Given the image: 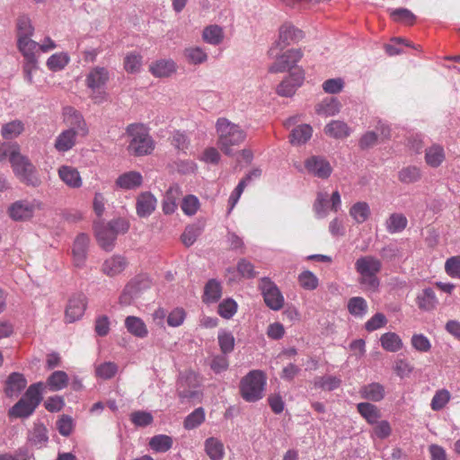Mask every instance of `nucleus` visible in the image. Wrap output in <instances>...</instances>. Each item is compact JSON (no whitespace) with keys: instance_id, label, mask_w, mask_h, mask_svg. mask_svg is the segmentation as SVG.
I'll use <instances>...</instances> for the list:
<instances>
[{"instance_id":"nucleus-40","label":"nucleus","mask_w":460,"mask_h":460,"mask_svg":"<svg viewBox=\"0 0 460 460\" xmlns=\"http://www.w3.org/2000/svg\"><path fill=\"white\" fill-rule=\"evenodd\" d=\"M180 194V188L177 185L171 186L165 193L163 201V211L166 215L172 214L176 208V199Z\"/></svg>"},{"instance_id":"nucleus-37","label":"nucleus","mask_w":460,"mask_h":460,"mask_svg":"<svg viewBox=\"0 0 460 460\" xmlns=\"http://www.w3.org/2000/svg\"><path fill=\"white\" fill-rule=\"evenodd\" d=\"M173 440L172 437L160 434L152 437L149 440V447L152 450L157 453H165L172 447Z\"/></svg>"},{"instance_id":"nucleus-15","label":"nucleus","mask_w":460,"mask_h":460,"mask_svg":"<svg viewBox=\"0 0 460 460\" xmlns=\"http://www.w3.org/2000/svg\"><path fill=\"white\" fill-rule=\"evenodd\" d=\"M86 308V297L84 294H75L68 301L66 309L67 322L74 323L79 320Z\"/></svg>"},{"instance_id":"nucleus-56","label":"nucleus","mask_w":460,"mask_h":460,"mask_svg":"<svg viewBox=\"0 0 460 460\" xmlns=\"http://www.w3.org/2000/svg\"><path fill=\"white\" fill-rule=\"evenodd\" d=\"M390 15L394 22H402L407 25H411L416 19V16L406 8L394 9L390 12Z\"/></svg>"},{"instance_id":"nucleus-61","label":"nucleus","mask_w":460,"mask_h":460,"mask_svg":"<svg viewBox=\"0 0 460 460\" xmlns=\"http://www.w3.org/2000/svg\"><path fill=\"white\" fill-rule=\"evenodd\" d=\"M56 427L60 435L68 437L74 429V420L69 415L63 414L58 420Z\"/></svg>"},{"instance_id":"nucleus-17","label":"nucleus","mask_w":460,"mask_h":460,"mask_svg":"<svg viewBox=\"0 0 460 460\" xmlns=\"http://www.w3.org/2000/svg\"><path fill=\"white\" fill-rule=\"evenodd\" d=\"M34 207L27 200L13 202L8 208L9 217L14 221H24L32 217Z\"/></svg>"},{"instance_id":"nucleus-8","label":"nucleus","mask_w":460,"mask_h":460,"mask_svg":"<svg viewBox=\"0 0 460 460\" xmlns=\"http://www.w3.org/2000/svg\"><path fill=\"white\" fill-rule=\"evenodd\" d=\"M264 302L271 310L279 311L284 305V296L277 285L269 278H262L259 284Z\"/></svg>"},{"instance_id":"nucleus-47","label":"nucleus","mask_w":460,"mask_h":460,"mask_svg":"<svg viewBox=\"0 0 460 460\" xmlns=\"http://www.w3.org/2000/svg\"><path fill=\"white\" fill-rule=\"evenodd\" d=\"M205 421V411L202 407L195 409L183 421L185 429L190 430L198 428Z\"/></svg>"},{"instance_id":"nucleus-36","label":"nucleus","mask_w":460,"mask_h":460,"mask_svg":"<svg viewBox=\"0 0 460 460\" xmlns=\"http://www.w3.org/2000/svg\"><path fill=\"white\" fill-rule=\"evenodd\" d=\"M324 132L334 138H344L349 135V128L343 121L332 120L325 126Z\"/></svg>"},{"instance_id":"nucleus-64","label":"nucleus","mask_w":460,"mask_h":460,"mask_svg":"<svg viewBox=\"0 0 460 460\" xmlns=\"http://www.w3.org/2000/svg\"><path fill=\"white\" fill-rule=\"evenodd\" d=\"M130 420L137 427H146L153 422L154 418L150 412L137 411L131 413Z\"/></svg>"},{"instance_id":"nucleus-63","label":"nucleus","mask_w":460,"mask_h":460,"mask_svg":"<svg viewBox=\"0 0 460 460\" xmlns=\"http://www.w3.org/2000/svg\"><path fill=\"white\" fill-rule=\"evenodd\" d=\"M181 207L185 215L193 216L199 207V199L194 195H188L182 199Z\"/></svg>"},{"instance_id":"nucleus-18","label":"nucleus","mask_w":460,"mask_h":460,"mask_svg":"<svg viewBox=\"0 0 460 460\" xmlns=\"http://www.w3.org/2000/svg\"><path fill=\"white\" fill-rule=\"evenodd\" d=\"M94 232L99 245L105 251L113 249L117 235L103 223H95Z\"/></svg>"},{"instance_id":"nucleus-45","label":"nucleus","mask_w":460,"mask_h":460,"mask_svg":"<svg viewBox=\"0 0 460 460\" xmlns=\"http://www.w3.org/2000/svg\"><path fill=\"white\" fill-rule=\"evenodd\" d=\"M183 54L187 61L192 65H200L208 60V54L200 47L186 48Z\"/></svg>"},{"instance_id":"nucleus-27","label":"nucleus","mask_w":460,"mask_h":460,"mask_svg":"<svg viewBox=\"0 0 460 460\" xmlns=\"http://www.w3.org/2000/svg\"><path fill=\"white\" fill-rule=\"evenodd\" d=\"M60 179L70 188H79L82 186V179L79 172L67 165H63L58 169Z\"/></svg>"},{"instance_id":"nucleus-21","label":"nucleus","mask_w":460,"mask_h":460,"mask_svg":"<svg viewBox=\"0 0 460 460\" xmlns=\"http://www.w3.org/2000/svg\"><path fill=\"white\" fill-rule=\"evenodd\" d=\"M26 385L27 380L25 376L21 373L13 372L5 381L4 393L6 396L13 397L18 395Z\"/></svg>"},{"instance_id":"nucleus-26","label":"nucleus","mask_w":460,"mask_h":460,"mask_svg":"<svg viewBox=\"0 0 460 460\" xmlns=\"http://www.w3.org/2000/svg\"><path fill=\"white\" fill-rule=\"evenodd\" d=\"M77 136L72 129L62 131L55 140V148L60 153L71 150L75 145Z\"/></svg>"},{"instance_id":"nucleus-6","label":"nucleus","mask_w":460,"mask_h":460,"mask_svg":"<svg viewBox=\"0 0 460 460\" xmlns=\"http://www.w3.org/2000/svg\"><path fill=\"white\" fill-rule=\"evenodd\" d=\"M11 164L15 176L21 182L31 187L40 185L41 181L36 167L28 157L21 154H12Z\"/></svg>"},{"instance_id":"nucleus-34","label":"nucleus","mask_w":460,"mask_h":460,"mask_svg":"<svg viewBox=\"0 0 460 460\" xmlns=\"http://www.w3.org/2000/svg\"><path fill=\"white\" fill-rule=\"evenodd\" d=\"M445 158L444 148L439 145L434 144L426 149L425 161L427 164L433 168L438 167L444 162Z\"/></svg>"},{"instance_id":"nucleus-62","label":"nucleus","mask_w":460,"mask_h":460,"mask_svg":"<svg viewBox=\"0 0 460 460\" xmlns=\"http://www.w3.org/2000/svg\"><path fill=\"white\" fill-rule=\"evenodd\" d=\"M329 203L328 200V193L327 192H319L317 194V198L314 204V209L318 217L323 218L327 215V205Z\"/></svg>"},{"instance_id":"nucleus-4","label":"nucleus","mask_w":460,"mask_h":460,"mask_svg":"<svg viewBox=\"0 0 460 460\" xmlns=\"http://www.w3.org/2000/svg\"><path fill=\"white\" fill-rule=\"evenodd\" d=\"M42 383H35L29 386L23 396L8 411L11 418H28L39 406L42 400Z\"/></svg>"},{"instance_id":"nucleus-44","label":"nucleus","mask_w":460,"mask_h":460,"mask_svg":"<svg viewBox=\"0 0 460 460\" xmlns=\"http://www.w3.org/2000/svg\"><path fill=\"white\" fill-rule=\"evenodd\" d=\"M438 300L435 292L431 288L423 289L422 293L417 296V304L420 309L429 311L435 308Z\"/></svg>"},{"instance_id":"nucleus-32","label":"nucleus","mask_w":460,"mask_h":460,"mask_svg":"<svg viewBox=\"0 0 460 460\" xmlns=\"http://www.w3.org/2000/svg\"><path fill=\"white\" fill-rule=\"evenodd\" d=\"M125 327L128 332L137 338H145L148 331L144 321L137 316H128L125 319Z\"/></svg>"},{"instance_id":"nucleus-33","label":"nucleus","mask_w":460,"mask_h":460,"mask_svg":"<svg viewBox=\"0 0 460 460\" xmlns=\"http://www.w3.org/2000/svg\"><path fill=\"white\" fill-rule=\"evenodd\" d=\"M313 134V128L308 124H302L295 128L290 134V143L293 146L305 144Z\"/></svg>"},{"instance_id":"nucleus-59","label":"nucleus","mask_w":460,"mask_h":460,"mask_svg":"<svg viewBox=\"0 0 460 460\" xmlns=\"http://www.w3.org/2000/svg\"><path fill=\"white\" fill-rule=\"evenodd\" d=\"M237 311V304L232 298L223 300L218 305L217 313L220 316L226 319H230Z\"/></svg>"},{"instance_id":"nucleus-48","label":"nucleus","mask_w":460,"mask_h":460,"mask_svg":"<svg viewBox=\"0 0 460 460\" xmlns=\"http://www.w3.org/2000/svg\"><path fill=\"white\" fill-rule=\"evenodd\" d=\"M399 181L405 184L414 183L420 180L421 172L420 168L410 165L402 168L398 173Z\"/></svg>"},{"instance_id":"nucleus-51","label":"nucleus","mask_w":460,"mask_h":460,"mask_svg":"<svg viewBox=\"0 0 460 460\" xmlns=\"http://www.w3.org/2000/svg\"><path fill=\"white\" fill-rule=\"evenodd\" d=\"M348 310L354 316H363L367 311V301L361 296L351 297L348 302Z\"/></svg>"},{"instance_id":"nucleus-46","label":"nucleus","mask_w":460,"mask_h":460,"mask_svg":"<svg viewBox=\"0 0 460 460\" xmlns=\"http://www.w3.org/2000/svg\"><path fill=\"white\" fill-rule=\"evenodd\" d=\"M349 215L358 224L364 223L370 216V208L367 202H357L349 209Z\"/></svg>"},{"instance_id":"nucleus-31","label":"nucleus","mask_w":460,"mask_h":460,"mask_svg":"<svg viewBox=\"0 0 460 460\" xmlns=\"http://www.w3.org/2000/svg\"><path fill=\"white\" fill-rule=\"evenodd\" d=\"M222 296L221 283L215 279H209L204 288L203 302L206 304L216 303Z\"/></svg>"},{"instance_id":"nucleus-50","label":"nucleus","mask_w":460,"mask_h":460,"mask_svg":"<svg viewBox=\"0 0 460 460\" xmlns=\"http://www.w3.org/2000/svg\"><path fill=\"white\" fill-rule=\"evenodd\" d=\"M341 384V380L334 376H317L314 380V385L327 391L337 389Z\"/></svg>"},{"instance_id":"nucleus-38","label":"nucleus","mask_w":460,"mask_h":460,"mask_svg":"<svg viewBox=\"0 0 460 460\" xmlns=\"http://www.w3.org/2000/svg\"><path fill=\"white\" fill-rule=\"evenodd\" d=\"M380 342L383 349L390 352H397L403 346L399 335L391 332L384 333L380 338Z\"/></svg>"},{"instance_id":"nucleus-19","label":"nucleus","mask_w":460,"mask_h":460,"mask_svg":"<svg viewBox=\"0 0 460 460\" xmlns=\"http://www.w3.org/2000/svg\"><path fill=\"white\" fill-rule=\"evenodd\" d=\"M89 242V236L85 234H80L76 236L72 249L74 262L76 267H82L84 264Z\"/></svg>"},{"instance_id":"nucleus-57","label":"nucleus","mask_w":460,"mask_h":460,"mask_svg":"<svg viewBox=\"0 0 460 460\" xmlns=\"http://www.w3.org/2000/svg\"><path fill=\"white\" fill-rule=\"evenodd\" d=\"M118 372V366L114 362L108 361L96 367V376L102 379H111Z\"/></svg>"},{"instance_id":"nucleus-12","label":"nucleus","mask_w":460,"mask_h":460,"mask_svg":"<svg viewBox=\"0 0 460 460\" xmlns=\"http://www.w3.org/2000/svg\"><path fill=\"white\" fill-rule=\"evenodd\" d=\"M305 79V72L301 67H296L289 73V75L285 78L278 86L277 93L280 96L290 97L296 89L302 85Z\"/></svg>"},{"instance_id":"nucleus-24","label":"nucleus","mask_w":460,"mask_h":460,"mask_svg":"<svg viewBox=\"0 0 460 460\" xmlns=\"http://www.w3.org/2000/svg\"><path fill=\"white\" fill-rule=\"evenodd\" d=\"M127 266V261L120 255H114L104 261L102 264V272L110 277L121 273Z\"/></svg>"},{"instance_id":"nucleus-10","label":"nucleus","mask_w":460,"mask_h":460,"mask_svg":"<svg viewBox=\"0 0 460 460\" xmlns=\"http://www.w3.org/2000/svg\"><path fill=\"white\" fill-rule=\"evenodd\" d=\"M303 57V52L299 49H292L285 53L277 56L276 61L269 67L270 73H282L286 70H295L296 63Z\"/></svg>"},{"instance_id":"nucleus-16","label":"nucleus","mask_w":460,"mask_h":460,"mask_svg":"<svg viewBox=\"0 0 460 460\" xmlns=\"http://www.w3.org/2000/svg\"><path fill=\"white\" fill-rule=\"evenodd\" d=\"M28 443L38 449L46 447L49 442V430L41 422H35L27 436Z\"/></svg>"},{"instance_id":"nucleus-39","label":"nucleus","mask_w":460,"mask_h":460,"mask_svg":"<svg viewBox=\"0 0 460 460\" xmlns=\"http://www.w3.org/2000/svg\"><path fill=\"white\" fill-rule=\"evenodd\" d=\"M202 38L205 42L217 46L224 39L223 29L218 25H209L203 30Z\"/></svg>"},{"instance_id":"nucleus-3","label":"nucleus","mask_w":460,"mask_h":460,"mask_svg":"<svg viewBox=\"0 0 460 460\" xmlns=\"http://www.w3.org/2000/svg\"><path fill=\"white\" fill-rule=\"evenodd\" d=\"M129 137L128 151L136 156L146 155L152 153L155 143L149 135L148 128L142 123L129 124L126 128Z\"/></svg>"},{"instance_id":"nucleus-23","label":"nucleus","mask_w":460,"mask_h":460,"mask_svg":"<svg viewBox=\"0 0 460 460\" xmlns=\"http://www.w3.org/2000/svg\"><path fill=\"white\" fill-rule=\"evenodd\" d=\"M143 177L140 172L130 171L119 175L116 180L117 187L123 190H134L141 186Z\"/></svg>"},{"instance_id":"nucleus-55","label":"nucleus","mask_w":460,"mask_h":460,"mask_svg":"<svg viewBox=\"0 0 460 460\" xmlns=\"http://www.w3.org/2000/svg\"><path fill=\"white\" fill-rule=\"evenodd\" d=\"M218 344L223 354H228L234 350V337L229 332L221 330L218 332Z\"/></svg>"},{"instance_id":"nucleus-2","label":"nucleus","mask_w":460,"mask_h":460,"mask_svg":"<svg viewBox=\"0 0 460 460\" xmlns=\"http://www.w3.org/2000/svg\"><path fill=\"white\" fill-rule=\"evenodd\" d=\"M355 270L358 273V283L364 290L377 292L380 287V279L377 274L382 270V261L375 256L367 255L357 259Z\"/></svg>"},{"instance_id":"nucleus-30","label":"nucleus","mask_w":460,"mask_h":460,"mask_svg":"<svg viewBox=\"0 0 460 460\" xmlns=\"http://www.w3.org/2000/svg\"><path fill=\"white\" fill-rule=\"evenodd\" d=\"M341 102L335 97L325 98L315 107V111L319 115L325 117L334 116L341 111Z\"/></svg>"},{"instance_id":"nucleus-11","label":"nucleus","mask_w":460,"mask_h":460,"mask_svg":"<svg viewBox=\"0 0 460 460\" xmlns=\"http://www.w3.org/2000/svg\"><path fill=\"white\" fill-rule=\"evenodd\" d=\"M64 122L76 135L85 137L88 135V127L83 115L75 108L67 106L63 110Z\"/></svg>"},{"instance_id":"nucleus-54","label":"nucleus","mask_w":460,"mask_h":460,"mask_svg":"<svg viewBox=\"0 0 460 460\" xmlns=\"http://www.w3.org/2000/svg\"><path fill=\"white\" fill-rule=\"evenodd\" d=\"M201 233L202 227L199 225H190L186 226L181 237L183 244L187 247L191 246Z\"/></svg>"},{"instance_id":"nucleus-7","label":"nucleus","mask_w":460,"mask_h":460,"mask_svg":"<svg viewBox=\"0 0 460 460\" xmlns=\"http://www.w3.org/2000/svg\"><path fill=\"white\" fill-rule=\"evenodd\" d=\"M266 384L265 376L261 370H252L240 382V392L246 402H256L262 398Z\"/></svg>"},{"instance_id":"nucleus-1","label":"nucleus","mask_w":460,"mask_h":460,"mask_svg":"<svg viewBox=\"0 0 460 460\" xmlns=\"http://www.w3.org/2000/svg\"><path fill=\"white\" fill-rule=\"evenodd\" d=\"M218 148L228 156L234 155L232 147L241 145L246 138V132L226 118H218L216 122Z\"/></svg>"},{"instance_id":"nucleus-52","label":"nucleus","mask_w":460,"mask_h":460,"mask_svg":"<svg viewBox=\"0 0 460 460\" xmlns=\"http://www.w3.org/2000/svg\"><path fill=\"white\" fill-rule=\"evenodd\" d=\"M17 39L31 37L34 32V28L31 24V19L26 15H21L17 19Z\"/></svg>"},{"instance_id":"nucleus-25","label":"nucleus","mask_w":460,"mask_h":460,"mask_svg":"<svg viewBox=\"0 0 460 460\" xmlns=\"http://www.w3.org/2000/svg\"><path fill=\"white\" fill-rule=\"evenodd\" d=\"M31 37L17 39V47L24 58V61L38 60L36 52L40 44L31 39Z\"/></svg>"},{"instance_id":"nucleus-60","label":"nucleus","mask_w":460,"mask_h":460,"mask_svg":"<svg viewBox=\"0 0 460 460\" xmlns=\"http://www.w3.org/2000/svg\"><path fill=\"white\" fill-rule=\"evenodd\" d=\"M300 286L307 290H314L318 286L317 277L310 270H305L298 276Z\"/></svg>"},{"instance_id":"nucleus-20","label":"nucleus","mask_w":460,"mask_h":460,"mask_svg":"<svg viewBox=\"0 0 460 460\" xmlns=\"http://www.w3.org/2000/svg\"><path fill=\"white\" fill-rule=\"evenodd\" d=\"M109 81V72L104 67L93 68L86 76V85L92 91L102 89Z\"/></svg>"},{"instance_id":"nucleus-53","label":"nucleus","mask_w":460,"mask_h":460,"mask_svg":"<svg viewBox=\"0 0 460 460\" xmlns=\"http://www.w3.org/2000/svg\"><path fill=\"white\" fill-rule=\"evenodd\" d=\"M69 62V57L66 53H56L47 60V66L49 70L57 72L62 70Z\"/></svg>"},{"instance_id":"nucleus-5","label":"nucleus","mask_w":460,"mask_h":460,"mask_svg":"<svg viewBox=\"0 0 460 460\" xmlns=\"http://www.w3.org/2000/svg\"><path fill=\"white\" fill-rule=\"evenodd\" d=\"M199 376L192 370L182 372L177 380V394L181 403H195L201 400Z\"/></svg>"},{"instance_id":"nucleus-14","label":"nucleus","mask_w":460,"mask_h":460,"mask_svg":"<svg viewBox=\"0 0 460 460\" xmlns=\"http://www.w3.org/2000/svg\"><path fill=\"white\" fill-rule=\"evenodd\" d=\"M305 167L309 173L321 179H327L332 172V168L330 163L321 156H311L305 162Z\"/></svg>"},{"instance_id":"nucleus-58","label":"nucleus","mask_w":460,"mask_h":460,"mask_svg":"<svg viewBox=\"0 0 460 460\" xmlns=\"http://www.w3.org/2000/svg\"><path fill=\"white\" fill-rule=\"evenodd\" d=\"M142 66V57L138 53H128L124 59V67L128 73H137Z\"/></svg>"},{"instance_id":"nucleus-9","label":"nucleus","mask_w":460,"mask_h":460,"mask_svg":"<svg viewBox=\"0 0 460 460\" xmlns=\"http://www.w3.org/2000/svg\"><path fill=\"white\" fill-rule=\"evenodd\" d=\"M150 280L145 276H137L131 279L124 288L119 303L123 305H129L140 293L150 287Z\"/></svg>"},{"instance_id":"nucleus-41","label":"nucleus","mask_w":460,"mask_h":460,"mask_svg":"<svg viewBox=\"0 0 460 460\" xmlns=\"http://www.w3.org/2000/svg\"><path fill=\"white\" fill-rule=\"evenodd\" d=\"M408 224L406 217L401 213H393L387 218L385 226L390 234L400 233L403 231Z\"/></svg>"},{"instance_id":"nucleus-22","label":"nucleus","mask_w":460,"mask_h":460,"mask_svg":"<svg viewBox=\"0 0 460 460\" xmlns=\"http://www.w3.org/2000/svg\"><path fill=\"white\" fill-rule=\"evenodd\" d=\"M156 199L150 192H142L137 199V214L140 217H149L155 209Z\"/></svg>"},{"instance_id":"nucleus-49","label":"nucleus","mask_w":460,"mask_h":460,"mask_svg":"<svg viewBox=\"0 0 460 460\" xmlns=\"http://www.w3.org/2000/svg\"><path fill=\"white\" fill-rule=\"evenodd\" d=\"M68 376L66 372L58 370L53 372L48 378L47 384L51 391H59L66 386Z\"/></svg>"},{"instance_id":"nucleus-43","label":"nucleus","mask_w":460,"mask_h":460,"mask_svg":"<svg viewBox=\"0 0 460 460\" xmlns=\"http://www.w3.org/2000/svg\"><path fill=\"white\" fill-rule=\"evenodd\" d=\"M358 411L369 423H376L380 418V412L377 407L369 402H359L357 405Z\"/></svg>"},{"instance_id":"nucleus-35","label":"nucleus","mask_w":460,"mask_h":460,"mask_svg":"<svg viewBox=\"0 0 460 460\" xmlns=\"http://www.w3.org/2000/svg\"><path fill=\"white\" fill-rule=\"evenodd\" d=\"M361 397L373 402H379L385 397V387L379 383L364 385L359 391Z\"/></svg>"},{"instance_id":"nucleus-13","label":"nucleus","mask_w":460,"mask_h":460,"mask_svg":"<svg viewBox=\"0 0 460 460\" xmlns=\"http://www.w3.org/2000/svg\"><path fill=\"white\" fill-rule=\"evenodd\" d=\"M304 38V32L293 26L292 24H284L279 29V40L275 43V47H272L269 53L273 55L275 48H279L280 50L292 43L298 42Z\"/></svg>"},{"instance_id":"nucleus-42","label":"nucleus","mask_w":460,"mask_h":460,"mask_svg":"<svg viewBox=\"0 0 460 460\" xmlns=\"http://www.w3.org/2000/svg\"><path fill=\"white\" fill-rule=\"evenodd\" d=\"M24 130V124L20 119H14L2 126L1 135L4 139H13Z\"/></svg>"},{"instance_id":"nucleus-28","label":"nucleus","mask_w":460,"mask_h":460,"mask_svg":"<svg viewBox=\"0 0 460 460\" xmlns=\"http://www.w3.org/2000/svg\"><path fill=\"white\" fill-rule=\"evenodd\" d=\"M204 447L210 460H223L225 456V447L221 440L210 437L205 440Z\"/></svg>"},{"instance_id":"nucleus-29","label":"nucleus","mask_w":460,"mask_h":460,"mask_svg":"<svg viewBox=\"0 0 460 460\" xmlns=\"http://www.w3.org/2000/svg\"><path fill=\"white\" fill-rule=\"evenodd\" d=\"M149 70L156 77H167L176 71V64L172 59H161L153 63Z\"/></svg>"}]
</instances>
